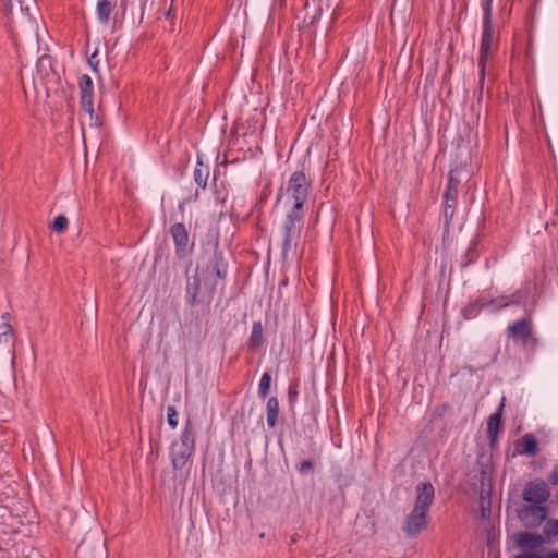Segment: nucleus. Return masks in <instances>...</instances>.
I'll list each match as a JSON object with an SVG mask.
<instances>
[{"label": "nucleus", "instance_id": "f8f14e48", "mask_svg": "<svg viewBox=\"0 0 558 558\" xmlns=\"http://www.w3.org/2000/svg\"><path fill=\"white\" fill-rule=\"evenodd\" d=\"M514 543L522 553H537L545 545V538L542 534L524 531L514 535Z\"/></svg>", "mask_w": 558, "mask_h": 558}, {"label": "nucleus", "instance_id": "9b49d317", "mask_svg": "<svg viewBox=\"0 0 558 558\" xmlns=\"http://www.w3.org/2000/svg\"><path fill=\"white\" fill-rule=\"evenodd\" d=\"M78 88H80V104L81 109L89 116L90 119H93L94 114V101H93V95H94V86L92 78L84 74L80 77L78 81Z\"/></svg>", "mask_w": 558, "mask_h": 558}, {"label": "nucleus", "instance_id": "412c9836", "mask_svg": "<svg viewBox=\"0 0 558 558\" xmlns=\"http://www.w3.org/2000/svg\"><path fill=\"white\" fill-rule=\"evenodd\" d=\"M201 291V277L198 275L194 276L192 282H187L186 286V299L187 303L193 306L197 303V296Z\"/></svg>", "mask_w": 558, "mask_h": 558}, {"label": "nucleus", "instance_id": "7c9ffc66", "mask_svg": "<svg viewBox=\"0 0 558 558\" xmlns=\"http://www.w3.org/2000/svg\"><path fill=\"white\" fill-rule=\"evenodd\" d=\"M13 336V328L8 323L4 322L0 325V341L9 342L12 339Z\"/></svg>", "mask_w": 558, "mask_h": 558}, {"label": "nucleus", "instance_id": "c9c22d12", "mask_svg": "<svg viewBox=\"0 0 558 558\" xmlns=\"http://www.w3.org/2000/svg\"><path fill=\"white\" fill-rule=\"evenodd\" d=\"M548 481L553 485H558V463L554 465L553 471L548 476Z\"/></svg>", "mask_w": 558, "mask_h": 558}, {"label": "nucleus", "instance_id": "f03ea898", "mask_svg": "<svg viewBox=\"0 0 558 558\" xmlns=\"http://www.w3.org/2000/svg\"><path fill=\"white\" fill-rule=\"evenodd\" d=\"M483 8V32L480 44L478 54V90L480 95L483 93L485 76H486V64L492 56L493 51L498 47V34H495L493 27V0H482Z\"/></svg>", "mask_w": 558, "mask_h": 558}, {"label": "nucleus", "instance_id": "6e6552de", "mask_svg": "<svg viewBox=\"0 0 558 558\" xmlns=\"http://www.w3.org/2000/svg\"><path fill=\"white\" fill-rule=\"evenodd\" d=\"M550 489L544 480H534L525 484L522 499L527 504L542 505L549 499Z\"/></svg>", "mask_w": 558, "mask_h": 558}, {"label": "nucleus", "instance_id": "f3484780", "mask_svg": "<svg viewBox=\"0 0 558 558\" xmlns=\"http://www.w3.org/2000/svg\"><path fill=\"white\" fill-rule=\"evenodd\" d=\"M263 325L260 322H254L252 326V332L247 341V345L251 350L255 351L264 343Z\"/></svg>", "mask_w": 558, "mask_h": 558}, {"label": "nucleus", "instance_id": "a878e982", "mask_svg": "<svg viewBox=\"0 0 558 558\" xmlns=\"http://www.w3.org/2000/svg\"><path fill=\"white\" fill-rule=\"evenodd\" d=\"M514 558H558V548L547 550L543 554L539 553H521Z\"/></svg>", "mask_w": 558, "mask_h": 558}, {"label": "nucleus", "instance_id": "9d476101", "mask_svg": "<svg viewBox=\"0 0 558 558\" xmlns=\"http://www.w3.org/2000/svg\"><path fill=\"white\" fill-rule=\"evenodd\" d=\"M170 234L175 245V255L179 259L185 258L192 247H190V235L186 227L182 222H175L170 227Z\"/></svg>", "mask_w": 558, "mask_h": 558}, {"label": "nucleus", "instance_id": "6ab92c4d", "mask_svg": "<svg viewBox=\"0 0 558 558\" xmlns=\"http://www.w3.org/2000/svg\"><path fill=\"white\" fill-rule=\"evenodd\" d=\"M267 424L274 428L279 417V401L276 397H270L266 404Z\"/></svg>", "mask_w": 558, "mask_h": 558}, {"label": "nucleus", "instance_id": "ea45409f", "mask_svg": "<svg viewBox=\"0 0 558 558\" xmlns=\"http://www.w3.org/2000/svg\"><path fill=\"white\" fill-rule=\"evenodd\" d=\"M88 63H90V64H92V63H95V60H92V59H90V60H88Z\"/></svg>", "mask_w": 558, "mask_h": 558}, {"label": "nucleus", "instance_id": "e433bc0d", "mask_svg": "<svg viewBox=\"0 0 558 558\" xmlns=\"http://www.w3.org/2000/svg\"><path fill=\"white\" fill-rule=\"evenodd\" d=\"M489 446L492 449H495L498 442V434H487Z\"/></svg>", "mask_w": 558, "mask_h": 558}, {"label": "nucleus", "instance_id": "393cba45", "mask_svg": "<svg viewBox=\"0 0 558 558\" xmlns=\"http://www.w3.org/2000/svg\"><path fill=\"white\" fill-rule=\"evenodd\" d=\"M299 398V379H294L289 384L288 387V402L291 410L294 409V405Z\"/></svg>", "mask_w": 558, "mask_h": 558}, {"label": "nucleus", "instance_id": "a211bd4d", "mask_svg": "<svg viewBox=\"0 0 558 558\" xmlns=\"http://www.w3.org/2000/svg\"><path fill=\"white\" fill-rule=\"evenodd\" d=\"M542 535L545 538V544L558 542V520L549 519L545 521Z\"/></svg>", "mask_w": 558, "mask_h": 558}, {"label": "nucleus", "instance_id": "dca6fc26", "mask_svg": "<svg viewBox=\"0 0 558 558\" xmlns=\"http://www.w3.org/2000/svg\"><path fill=\"white\" fill-rule=\"evenodd\" d=\"M116 4L112 0H98L96 7L97 17L100 23L108 24Z\"/></svg>", "mask_w": 558, "mask_h": 558}, {"label": "nucleus", "instance_id": "4c0bfd02", "mask_svg": "<svg viewBox=\"0 0 558 558\" xmlns=\"http://www.w3.org/2000/svg\"><path fill=\"white\" fill-rule=\"evenodd\" d=\"M9 318H10V315H9V313H5V314H3V315H2V319H5V320H8Z\"/></svg>", "mask_w": 558, "mask_h": 558}, {"label": "nucleus", "instance_id": "72a5a7b5", "mask_svg": "<svg viewBox=\"0 0 558 558\" xmlns=\"http://www.w3.org/2000/svg\"><path fill=\"white\" fill-rule=\"evenodd\" d=\"M477 257L476 251H475V244L471 245L466 253H465V260L462 263V267L469 266L471 263H473Z\"/></svg>", "mask_w": 558, "mask_h": 558}, {"label": "nucleus", "instance_id": "423d86ee", "mask_svg": "<svg viewBox=\"0 0 558 558\" xmlns=\"http://www.w3.org/2000/svg\"><path fill=\"white\" fill-rule=\"evenodd\" d=\"M311 183L304 171H295L291 174L287 185V193L294 202L291 209L304 211Z\"/></svg>", "mask_w": 558, "mask_h": 558}, {"label": "nucleus", "instance_id": "f257e3e1", "mask_svg": "<svg viewBox=\"0 0 558 558\" xmlns=\"http://www.w3.org/2000/svg\"><path fill=\"white\" fill-rule=\"evenodd\" d=\"M435 498V489L430 482L416 486L414 507L405 517L402 532L407 537H416L428 525V512Z\"/></svg>", "mask_w": 558, "mask_h": 558}, {"label": "nucleus", "instance_id": "0eeeda50", "mask_svg": "<svg viewBox=\"0 0 558 558\" xmlns=\"http://www.w3.org/2000/svg\"><path fill=\"white\" fill-rule=\"evenodd\" d=\"M228 264L225 260L222 251L216 248L213 255L209 257L206 266L202 268L201 274L205 279L213 280L210 293L217 286V280H225L227 277Z\"/></svg>", "mask_w": 558, "mask_h": 558}, {"label": "nucleus", "instance_id": "c756f323", "mask_svg": "<svg viewBox=\"0 0 558 558\" xmlns=\"http://www.w3.org/2000/svg\"><path fill=\"white\" fill-rule=\"evenodd\" d=\"M454 171L456 170L451 169L449 172L446 192L458 194L460 181L454 177Z\"/></svg>", "mask_w": 558, "mask_h": 558}, {"label": "nucleus", "instance_id": "2eb2a0df", "mask_svg": "<svg viewBox=\"0 0 558 558\" xmlns=\"http://www.w3.org/2000/svg\"><path fill=\"white\" fill-rule=\"evenodd\" d=\"M531 293V287L530 283L523 284L520 289L514 291L513 293L509 295H505L509 306L517 305V306H524L526 303V300Z\"/></svg>", "mask_w": 558, "mask_h": 558}, {"label": "nucleus", "instance_id": "bb28decb", "mask_svg": "<svg viewBox=\"0 0 558 558\" xmlns=\"http://www.w3.org/2000/svg\"><path fill=\"white\" fill-rule=\"evenodd\" d=\"M484 303H487V307L493 306L495 311H500L509 306L505 295L490 299L484 298Z\"/></svg>", "mask_w": 558, "mask_h": 558}, {"label": "nucleus", "instance_id": "ddd939ff", "mask_svg": "<svg viewBox=\"0 0 558 558\" xmlns=\"http://www.w3.org/2000/svg\"><path fill=\"white\" fill-rule=\"evenodd\" d=\"M506 398L502 397L497 410L487 418V434H498L502 427V411Z\"/></svg>", "mask_w": 558, "mask_h": 558}, {"label": "nucleus", "instance_id": "4468645a", "mask_svg": "<svg viewBox=\"0 0 558 558\" xmlns=\"http://www.w3.org/2000/svg\"><path fill=\"white\" fill-rule=\"evenodd\" d=\"M458 194H453L450 192L444 193V219H445V228L448 229L452 217L454 215L456 206H457Z\"/></svg>", "mask_w": 558, "mask_h": 558}, {"label": "nucleus", "instance_id": "2f4dec72", "mask_svg": "<svg viewBox=\"0 0 558 558\" xmlns=\"http://www.w3.org/2000/svg\"><path fill=\"white\" fill-rule=\"evenodd\" d=\"M167 421L171 428H175L178 426V412L174 405L167 407Z\"/></svg>", "mask_w": 558, "mask_h": 558}, {"label": "nucleus", "instance_id": "20e7f679", "mask_svg": "<svg viewBox=\"0 0 558 558\" xmlns=\"http://www.w3.org/2000/svg\"><path fill=\"white\" fill-rule=\"evenodd\" d=\"M196 433L194 425L190 418L184 423V428L180 436L179 441L171 445L170 456L172 465L175 470H181L185 466L195 451Z\"/></svg>", "mask_w": 558, "mask_h": 558}, {"label": "nucleus", "instance_id": "7ed1b4c3", "mask_svg": "<svg viewBox=\"0 0 558 558\" xmlns=\"http://www.w3.org/2000/svg\"><path fill=\"white\" fill-rule=\"evenodd\" d=\"M506 335L529 355L534 354L539 347V338L534 328L531 311L526 316L510 323L506 328Z\"/></svg>", "mask_w": 558, "mask_h": 558}, {"label": "nucleus", "instance_id": "a19ab883", "mask_svg": "<svg viewBox=\"0 0 558 558\" xmlns=\"http://www.w3.org/2000/svg\"><path fill=\"white\" fill-rule=\"evenodd\" d=\"M88 63H90V64H92V63H95V60H92V59H90V60H88Z\"/></svg>", "mask_w": 558, "mask_h": 558}, {"label": "nucleus", "instance_id": "f704fd0d", "mask_svg": "<svg viewBox=\"0 0 558 558\" xmlns=\"http://www.w3.org/2000/svg\"><path fill=\"white\" fill-rule=\"evenodd\" d=\"M296 469L301 474H306L314 469V463L312 460H303L298 464Z\"/></svg>", "mask_w": 558, "mask_h": 558}, {"label": "nucleus", "instance_id": "cd10ccee", "mask_svg": "<svg viewBox=\"0 0 558 558\" xmlns=\"http://www.w3.org/2000/svg\"><path fill=\"white\" fill-rule=\"evenodd\" d=\"M68 218L64 215H58L52 222V230L59 234L63 233L68 229Z\"/></svg>", "mask_w": 558, "mask_h": 558}, {"label": "nucleus", "instance_id": "1a4fd4ad", "mask_svg": "<svg viewBox=\"0 0 558 558\" xmlns=\"http://www.w3.org/2000/svg\"><path fill=\"white\" fill-rule=\"evenodd\" d=\"M548 514L546 506L529 504L518 510V518L527 529L539 526Z\"/></svg>", "mask_w": 558, "mask_h": 558}, {"label": "nucleus", "instance_id": "39448f33", "mask_svg": "<svg viewBox=\"0 0 558 558\" xmlns=\"http://www.w3.org/2000/svg\"><path fill=\"white\" fill-rule=\"evenodd\" d=\"M304 226V211L290 209L282 225V257H287L292 246H296L300 241Z\"/></svg>", "mask_w": 558, "mask_h": 558}, {"label": "nucleus", "instance_id": "aec40b11", "mask_svg": "<svg viewBox=\"0 0 558 558\" xmlns=\"http://www.w3.org/2000/svg\"><path fill=\"white\" fill-rule=\"evenodd\" d=\"M483 308H487V303H484V296H480L462 310V315L465 319H473Z\"/></svg>", "mask_w": 558, "mask_h": 558}, {"label": "nucleus", "instance_id": "b1692460", "mask_svg": "<svg viewBox=\"0 0 558 558\" xmlns=\"http://www.w3.org/2000/svg\"><path fill=\"white\" fill-rule=\"evenodd\" d=\"M270 385H271V375L269 372H265L263 375H262V378L259 380V385H258V396L260 398H266L269 393V390H270Z\"/></svg>", "mask_w": 558, "mask_h": 558}, {"label": "nucleus", "instance_id": "4be33fe9", "mask_svg": "<svg viewBox=\"0 0 558 558\" xmlns=\"http://www.w3.org/2000/svg\"><path fill=\"white\" fill-rule=\"evenodd\" d=\"M209 177V166L203 163L202 161H197L196 167L194 169V180L196 184L205 189L207 185V180Z\"/></svg>", "mask_w": 558, "mask_h": 558}, {"label": "nucleus", "instance_id": "5701e85b", "mask_svg": "<svg viewBox=\"0 0 558 558\" xmlns=\"http://www.w3.org/2000/svg\"><path fill=\"white\" fill-rule=\"evenodd\" d=\"M522 452L529 457H535L539 451L538 442L532 434H525L522 437Z\"/></svg>", "mask_w": 558, "mask_h": 558}, {"label": "nucleus", "instance_id": "58836bf2", "mask_svg": "<svg viewBox=\"0 0 558 558\" xmlns=\"http://www.w3.org/2000/svg\"><path fill=\"white\" fill-rule=\"evenodd\" d=\"M280 197H281V191L279 192V194L277 196V202H279Z\"/></svg>", "mask_w": 558, "mask_h": 558}, {"label": "nucleus", "instance_id": "c85d7f7f", "mask_svg": "<svg viewBox=\"0 0 558 558\" xmlns=\"http://www.w3.org/2000/svg\"><path fill=\"white\" fill-rule=\"evenodd\" d=\"M481 513L484 519L490 515V494L489 492L484 495V492L481 493Z\"/></svg>", "mask_w": 558, "mask_h": 558}, {"label": "nucleus", "instance_id": "473e14b6", "mask_svg": "<svg viewBox=\"0 0 558 558\" xmlns=\"http://www.w3.org/2000/svg\"><path fill=\"white\" fill-rule=\"evenodd\" d=\"M16 1H17L21 14L24 15V9L22 7V0H16ZM0 4L2 5L3 10L5 11V13L13 14V0H0Z\"/></svg>", "mask_w": 558, "mask_h": 558}]
</instances>
